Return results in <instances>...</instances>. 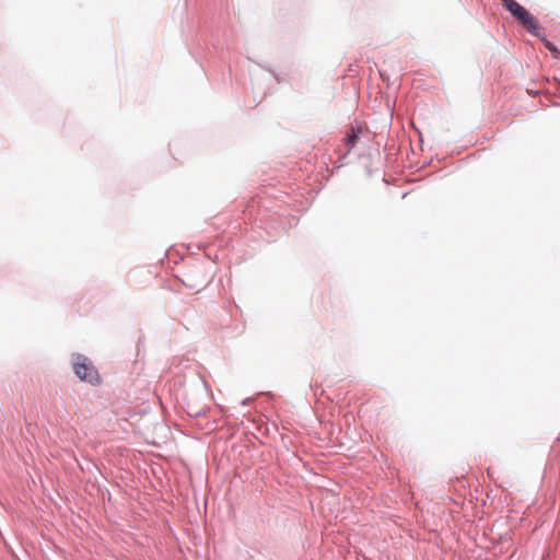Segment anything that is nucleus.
I'll return each instance as SVG.
<instances>
[{
    "mask_svg": "<svg viewBox=\"0 0 560 560\" xmlns=\"http://www.w3.org/2000/svg\"><path fill=\"white\" fill-rule=\"evenodd\" d=\"M503 7L516 19L533 36L544 38L542 27L529 12L515 0H500Z\"/></svg>",
    "mask_w": 560,
    "mask_h": 560,
    "instance_id": "obj_1",
    "label": "nucleus"
},
{
    "mask_svg": "<svg viewBox=\"0 0 560 560\" xmlns=\"http://www.w3.org/2000/svg\"><path fill=\"white\" fill-rule=\"evenodd\" d=\"M72 370L77 377L91 385H97L101 377L93 362L81 353H73L71 357Z\"/></svg>",
    "mask_w": 560,
    "mask_h": 560,
    "instance_id": "obj_2",
    "label": "nucleus"
},
{
    "mask_svg": "<svg viewBox=\"0 0 560 560\" xmlns=\"http://www.w3.org/2000/svg\"><path fill=\"white\" fill-rule=\"evenodd\" d=\"M361 132V127H351L350 133L347 135L345 140V147L347 148L348 152H350L357 145Z\"/></svg>",
    "mask_w": 560,
    "mask_h": 560,
    "instance_id": "obj_3",
    "label": "nucleus"
},
{
    "mask_svg": "<svg viewBox=\"0 0 560 560\" xmlns=\"http://www.w3.org/2000/svg\"><path fill=\"white\" fill-rule=\"evenodd\" d=\"M209 410H210V407H208V406H203L201 408L191 407V410L188 411V415L191 418L198 419V418H201V417L206 416V413Z\"/></svg>",
    "mask_w": 560,
    "mask_h": 560,
    "instance_id": "obj_4",
    "label": "nucleus"
},
{
    "mask_svg": "<svg viewBox=\"0 0 560 560\" xmlns=\"http://www.w3.org/2000/svg\"><path fill=\"white\" fill-rule=\"evenodd\" d=\"M541 39L545 42L546 48L552 54L555 58H557L560 55V50L555 46L553 43L547 40L545 37Z\"/></svg>",
    "mask_w": 560,
    "mask_h": 560,
    "instance_id": "obj_5",
    "label": "nucleus"
},
{
    "mask_svg": "<svg viewBox=\"0 0 560 560\" xmlns=\"http://www.w3.org/2000/svg\"><path fill=\"white\" fill-rule=\"evenodd\" d=\"M250 399L249 398H246L242 401V405L243 406H247L249 404Z\"/></svg>",
    "mask_w": 560,
    "mask_h": 560,
    "instance_id": "obj_6",
    "label": "nucleus"
}]
</instances>
